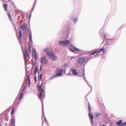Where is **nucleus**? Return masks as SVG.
Listing matches in <instances>:
<instances>
[{
  "label": "nucleus",
  "mask_w": 126,
  "mask_h": 126,
  "mask_svg": "<svg viewBox=\"0 0 126 126\" xmlns=\"http://www.w3.org/2000/svg\"><path fill=\"white\" fill-rule=\"evenodd\" d=\"M27 51L31 53V46L30 43L27 49H25V51H23V54L24 55V58L25 61H26L27 60V57L29 58H30V55L28 54Z\"/></svg>",
  "instance_id": "f257e3e1"
},
{
  "label": "nucleus",
  "mask_w": 126,
  "mask_h": 126,
  "mask_svg": "<svg viewBox=\"0 0 126 126\" xmlns=\"http://www.w3.org/2000/svg\"><path fill=\"white\" fill-rule=\"evenodd\" d=\"M42 85L41 84L40 85H39L38 86L39 92V94L38 95V96L41 100L42 98L43 97L42 93L44 92V90L42 88Z\"/></svg>",
  "instance_id": "f03ea898"
},
{
  "label": "nucleus",
  "mask_w": 126,
  "mask_h": 126,
  "mask_svg": "<svg viewBox=\"0 0 126 126\" xmlns=\"http://www.w3.org/2000/svg\"><path fill=\"white\" fill-rule=\"evenodd\" d=\"M100 51H102L104 53H105V49L103 48H102L101 49L99 50V49H97L95 50H94L91 51L90 53V54L92 55H94L95 54L97 53V55L99 54Z\"/></svg>",
  "instance_id": "7ed1b4c3"
},
{
  "label": "nucleus",
  "mask_w": 126,
  "mask_h": 126,
  "mask_svg": "<svg viewBox=\"0 0 126 126\" xmlns=\"http://www.w3.org/2000/svg\"><path fill=\"white\" fill-rule=\"evenodd\" d=\"M70 41L68 40H66L63 41H60L59 42V44L61 46H66L69 44Z\"/></svg>",
  "instance_id": "20e7f679"
},
{
  "label": "nucleus",
  "mask_w": 126,
  "mask_h": 126,
  "mask_svg": "<svg viewBox=\"0 0 126 126\" xmlns=\"http://www.w3.org/2000/svg\"><path fill=\"white\" fill-rule=\"evenodd\" d=\"M47 55L53 60H56L57 58L56 56L51 52H48Z\"/></svg>",
  "instance_id": "39448f33"
},
{
  "label": "nucleus",
  "mask_w": 126,
  "mask_h": 126,
  "mask_svg": "<svg viewBox=\"0 0 126 126\" xmlns=\"http://www.w3.org/2000/svg\"><path fill=\"white\" fill-rule=\"evenodd\" d=\"M41 62L42 63L44 64H47L48 63L47 60L44 56H43L41 58Z\"/></svg>",
  "instance_id": "423d86ee"
},
{
  "label": "nucleus",
  "mask_w": 126,
  "mask_h": 126,
  "mask_svg": "<svg viewBox=\"0 0 126 126\" xmlns=\"http://www.w3.org/2000/svg\"><path fill=\"white\" fill-rule=\"evenodd\" d=\"M69 49L72 52L75 51H81L79 49L75 47L72 45H71Z\"/></svg>",
  "instance_id": "0eeeda50"
},
{
  "label": "nucleus",
  "mask_w": 126,
  "mask_h": 126,
  "mask_svg": "<svg viewBox=\"0 0 126 126\" xmlns=\"http://www.w3.org/2000/svg\"><path fill=\"white\" fill-rule=\"evenodd\" d=\"M63 72L62 69H60L57 70V71L55 77H59L61 76Z\"/></svg>",
  "instance_id": "6e6552de"
},
{
  "label": "nucleus",
  "mask_w": 126,
  "mask_h": 126,
  "mask_svg": "<svg viewBox=\"0 0 126 126\" xmlns=\"http://www.w3.org/2000/svg\"><path fill=\"white\" fill-rule=\"evenodd\" d=\"M71 71L72 73L74 75H78V73L76 69L74 68L72 69H71Z\"/></svg>",
  "instance_id": "1a4fd4ad"
},
{
  "label": "nucleus",
  "mask_w": 126,
  "mask_h": 126,
  "mask_svg": "<svg viewBox=\"0 0 126 126\" xmlns=\"http://www.w3.org/2000/svg\"><path fill=\"white\" fill-rule=\"evenodd\" d=\"M77 61L79 64H81L85 62V59L83 58H81L78 59Z\"/></svg>",
  "instance_id": "9d476101"
},
{
  "label": "nucleus",
  "mask_w": 126,
  "mask_h": 126,
  "mask_svg": "<svg viewBox=\"0 0 126 126\" xmlns=\"http://www.w3.org/2000/svg\"><path fill=\"white\" fill-rule=\"evenodd\" d=\"M32 57L35 60H36L37 58V55L35 50L34 49L33 52L32 53Z\"/></svg>",
  "instance_id": "9b49d317"
},
{
  "label": "nucleus",
  "mask_w": 126,
  "mask_h": 126,
  "mask_svg": "<svg viewBox=\"0 0 126 126\" xmlns=\"http://www.w3.org/2000/svg\"><path fill=\"white\" fill-rule=\"evenodd\" d=\"M89 117L91 119L92 123H93V119L94 118L93 115L92 113H89Z\"/></svg>",
  "instance_id": "f8f14e48"
},
{
  "label": "nucleus",
  "mask_w": 126,
  "mask_h": 126,
  "mask_svg": "<svg viewBox=\"0 0 126 126\" xmlns=\"http://www.w3.org/2000/svg\"><path fill=\"white\" fill-rule=\"evenodd\" d=\"M24 88H23L22 89L21 88V90H22V92H21V93H20V95H19V100L21 99H22V96H23V92L24 90Z\"/></svg>",
  "instance_id": "ddd939ff"
},
{
  "label": "nucleus",
  "mask_w": 126,
  "mask_h": 126,
  "mask_svg": "<svg viewBox=\"0 0 126 126\" xmlns=\"http://www.w3.org/2000/svg\"><path fill=\"white\" fill-rule=\"evenodd\" d=\"M21 29L23 31H25L27 29V26H26V25L24 24L21 27Z\"/></svg>",
  "instance_id": "4468645a"
},
{
  "label": "nucleus",
  "mask_w": 126,
  "mask_h": 126,
  "mask_svg": "<svg viewBox=\"0 0 126 126\" xmlns=\"http://www.w3.org/2000/svg\"><path fill=\"white\" fill-rule=\"evenodd\" d=\"M15 119L12 118L11 119V122L12 124V126H15Z\"/></svg>",
  "instance_id": "2eb2a0df"
},
{
  "label": "nucleus",
  "mask_w": 126,
  "mask_h": 126,
  "mask_svg": "<svg viewBox=\"0 0 126 126\" xmlns=\"http://www.w3.org/2000/svg\"><path fill=\"white\" fill-rule=\"evenodd\" d=\"M18 33L19 34V41H20L22 37V32L21 31H19Z\"/></svg>",
  "instance_id": "dca6fc26"
},
{
  "label": "nucleus",
  "mask_w": 126,
  "mask_h": 126,
  "mask_svg": "<svg viewBox=\"0 0 126 126\" xmlns=\"http://www.w3.org/2000/svg\"><path fill=\"white\" fill-rule=\"evenodd\" d=\"M122 122V121L121 120H120L117 123V124L118 126H120L121 125V124Z\"/></svg>",
  "instance_id": "f3484780"
},
{
  "label": "nucleus",
  "mask_w": 126,
  "mask_h": 126,
  "mask_svg": "<svg viewBox=\"0 0 126 126\" xmlns=\"http://www.w3.org/2000/svg\"><path fill=\"white\" fill-rule=\"evenodd\" d=\"M7 4H4L3 5V7L5 10L6 11L7 9Z\"/></svg>",
  "instance_id": "a211bd4d"
},
{
  "label": "nucleus",
  "mask_w": 126,
  "mask_h": 126,
  "mask_svg": "<svg viewBox=\"0 0 126 126\" xmlns=\"http://www.w3.org/2000/svg\"><path fill=\"white\" fill-rule=\"evenodd\" d=\"M44 121H45L46 123H47V120L45 116L44 117V119H42L43 123Z\"/></svg>",
  "instance_id": "6ab92c4d"
},
{
  "label": "nucleus",
  "mask_w": 126,
  "mask_h": 126,
  "mask_svg": "<svg viewBox=\"0 0 126 126\" xmlns=\"http://www.w3.org/2000/svg\"><path fill=\"white\" fill-rule=\"evenodd\" d=\"M43 51H44L46 52V54L47 55L48 52H50L48 51V49L47 48L44 49L43 50Z\"/></svg>",
  "instance_id": "aec40b11"
},
{
  "label": "nucleus",
  "mask_w": 126,
  "mask_h": 126,
  "mask_svg": "<svg viewBox=\"0 0 126 126\" xmlns=\"http://www.w3.org/2000/svg\"><path fill=\"white\" fill-rule=\"evenodd\" d=\"M37 71V68L36 67H35L33 73L34 74H36Z\"/></svg>",
  "instance_id": "412c9836"
},
{
  "label": "nucleus",
  "mask_w": 126,
  "mask_h": 126,
  "mask_svg": "<svg viewBox=\"0 0 126 126\" xmlns=\"http://www.w3.org/2000/svg\"><path fill=\"white\" fill-rule=\"evenodd\" d=\"M88 108L89 109V111L90 112L91 110V105L89 103H88Z\"/></svg>",
  "instance_id": "4be33fe9"
},
{
  "label": "nucleus",
  "mask_w": 126,
  "mask_h": 126,
  "mask_svg": "<svg viewBox=\"0 0 126 126\" xmlns=\"http://www.w3.org/2000/svg\"><path fill=\"white\" fill-rule=\"evenodd\" d=\"M14 108L13 107L12 109V110L11 111V115H12L14 113Z\"/></svg>",
  "instance_id": "5701e85b"
},
{
  "label": "nucleus",
  "mask_w": 126,
  "mask_h": 126,
  "mask_svg": "<svg viewBox=\"0 0 126 126\" xmlns=\"http://www.w3.org/2000/svg\"><path fill=\"white\" fill-rule=\"evenodd\" d=\"M27 78H28V79L29 81V83L30 84V78L29 75H28L27 76Z\"/></svg>",
  "instance_id": "b1692460"
},
{
  "label": "nucleus",
  "mask_w": 126,
  "mask_h": 126,
  "mask_svg": "<svg viewBox=\"0 0 126 126\" xmlns=\"http://www.w3.org/2000/svg\"><path fill=\"white\" fill-rule=\"evenodd\" d=\"M121 126H126V122H124L122 124Z\"/></svg>",
  "instance_id": "393cba45"
},
{
  "label": "nucleus",
  "mask_w": 126,
  "mask_h": 126,
  "mask_svg": "<svg viewBox=\"0 0 126 126\" xmlns=\"http://www.w3.org/2000/svg\"><path fill=\"white\" fill-rule=\"evenodd\" d=\"M30 37V40L31 42L32 40V34L31 33H30L29 35Z\"/></svg>",
  "instance_id": "a878e982"
},
{
  "label": "nucleus",
  "mask_w": 126,
  "mask_h": 126,
  "mask_svg": "<svg viewBox=\"0 0 126 126\" xmlns=\"http://www.w3.org/2000/svg\"><path fill=\"white\" fill-rule=\"evenodd\" d=\"M101 115V114L99 113H98L96 114V117L97 118V117L98 116Z\"/></svg>",
  "instance_id": "bb28decb"
},
{
  "label": "nucleus",
  "mask_w": 126,
  "mask_h": 126,
  "mask_svg": "<svg viewBox=\"0 0 126 126\" xmlns=\"http://www.w3.org/2000/svg\"><path fill=\"white\" fill-rule=\"evenodd\" d=\"M77 20V18H74L73 19V21L74 22H76Z\"/></svg>",
  "instance_id": "cd10ccee"
},
{
  "label": "nucleus",
  "mask_w": 126,
  "mask_h": 126,
  "mask_svg": "<svg viewBox=\"0 0 126 126\" xmlns=\"http://www.w3.org/2000/svg\"><path fill=\"white\" fill-rule=\"evenodd\" d=\"M8 15L9 18L10 19H11V15H10V14H9V13H8Z\"/></svg>",
  "instance_id": "c85d7f7f"
},
{
  "label": "nucleus",
  "mask_w": 126,
  "mask_h": 126,
  "mask_svg": "<svg viewBox=\"0 0 126 126\" xmlns=\"http://www.w3.org/2000/svg\"><path fill=\"white\" fill-rule=\"evenodd\" d=\"M34 78L35 79V82H36L37 81H36V76H35V77H34Z\"/></svg>",
  "instance_id": "c756f323"
},
{
  "label": "nucleus",
  "mask_w": 126,
  "mask_h": 126,
  "mask_svg": "<svg viewBox=\"0 0 126 126\" xmlns=\"http://www.w3.org/2000/svg\"><path fill=\"white\" fill-rule=\"evenodd\" d=\"M42 76V74H41V75L40 76V79L41 78Z\"/></svg>",
  "instance_id": "7c9ffc66"
},
{
  "label": "nucleus",
  "mask_w": 126,
  "mask_h": 126,
  "mask_svg": "<svg viewBox=\"0 0 126 126\" xmlns=\"http://www.w3.org/2000/svg\"><path fill=\"white\" fill-rule=\"evenodd\" d=\"M102 126H106L105 125H103Z\"/></svg>",
  "instance_id": "2f4dec72"
},
{
  "label": "nucleus",
  "mask_w": 126,
  "mask_h": 126,
  "mask_svg": "<svg viewBox=\"0 0 126 126\" xmlns=\"http://www.w3.org/2000/svg\"><path fill=\"white\" fill-rule=\"evenodd\" d=\"M31 16L30 15V17Z\"/></svg>",
  "instance_id": "473e14b6"
},
{
  "label": "nucleus",
  "mask_w": 126,
  "mask_h": 126,
  "mask_svg": "<svg viewBox=\"0 0 126 126\" xmlns=\"http://www.w3.org/2000/svg\"><path fill=\"white\" fill-rule=\"evenodd\" d=\"M41 67H40V69H41Z\"/></svg>",
  "instance_id": "72a5a7b5"
}]
</instances>
